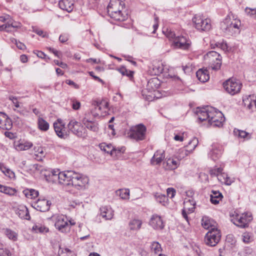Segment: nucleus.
I'll use <instances>...</instances> for the list:
<instances>
[{"label": "nucleus", "instance_id": "obj_1", "mask_svg": "<svg viewBox=\"0 0 256 256\" xmlns=\"http://www.w3.org/2000/svg\"><path fill=\"white\" fill-rule=\"evenodd\" d=\"M196 113L200 122L208 120V124L220 128L223 126V114L212 106L198 108Z\"/></svg>", "mask_w": 256, "mask_h": 256}, {"label": "nucleus", "instance_id": "obj_2", "mask_svg": "<svg viewBox=\"0 0 256 256\" xmlns=\"http://www.w3.org/2000/svg\"><path fill=\"white\" fill-rule=\"evenodd\" d=\"M230 221L236 226L245 228L248 226L249 223L252 220V214L250 212L238 214L236 212H230Z\"/></svg>", "mask_w": 256, "mask_h": 256}, {"label": "nucleus", "instance_id": "obj_3", "mask_svg": "<svg viewBox=\"0 0 256 256\" xmlns=\"http://www.w3.org/2000/svg\"><path fill=\"white\" fill-rule=\"evenodd\" d=\"M204 60L212 70H216L221 66L222 56L218 52L210 51L204 56Z\"/></svg>", "mask_w": 256, "mask_h": 256}, {"label": "nucleus", "instance_id": "obj_4", "mask_svg": "<svg viewBox=\"0 0 256 256\" xmlns=\"http://www.w3.org/2000/svg\"><path fill=\"white\" fill-rule=\"evenodd\" d=\"M93 108L90 113L94 117L106 114L108 110V102L105 100H94L92 102Z\"/></svg>", "mask_w": 256, "mask_h": 256}, {"label": "nucleus", "instance_id": "obj_5", "mask_svg": "<svg viewBox=\"0 0 256 256\" xmlns=\"http://www.w3.org/2000/svg\"><path fill=\"white\" fill-rule=\"evenodd\" d=\"M221 234L220 230L216 228H212L206 234L204 238L205 244L210 246H216L220 242Z\"/></svg>", "mask_w": 256, "mask_h": 256}, {"label": "nucleus", "instance_id": "obj_6", "mask_svg": "<svg viewBox=\"0 0 256 256\" xmlns=\"http://www.w3.org/2000/svg\"><path fill=\"white\" fill-rule=\"evenodd\" d=\"M146 128L143 124H138L132 126L128 133V136L136 141L142 140L146 138Z\"/></svg>", "mask_w": 256, "mask_h": 256}, {"label": "nucleus", "instance_id": "obj_7", "mask_svg": "<svg viewBox=\"0 0 256 256\" xmlns=\"http://www.w3.org/2000/svg\"><path fill=\"white\" fill-rule=\"evenodd\" d=\"M68 128L70 132L78 137H84L86 136V130L80 122L74 119H72L68 124Z\"/></svg>", "mask_w": 256, "mask_h": 256}, {"label": "nucleus", "instance_id": "obj_8", "mask_svg": "<svg viewBox=\"0 0 256 256\" xmlns=\"http://www.w3.org/2000/svg\"><path fill=\"white\" fill-rule=\"evenodd\" d=\"M242 84L240 80L230 78L225 81V90L230 95H234L240 92Z\"/></svg>", "mask_w": 256, "mask_h": 256}, {"label": "nucleus", "instance_id": "obj_9", "mask_svg": "<svg viewBox=\"0 0 256 256\" xmlns=\"http://www.w3.org/2000/svg\"><path fill=\"white\" fill-rule=\"evenodd\" d=\"M196 28L200 31H208L211 28L210 20L204 18L200 15H196L192 18Z\"/></svg>", "mask_w": 256, "mask_h": 256}, {"label": "nucleus", "instance_id": "obj_10", "mask_svg": "<svg viewBox=\"0 0 256 256\" xmlns=\"http://www.w3.org/2000/svg\"><path fill=\"white\" fill-rule=\"evenodd\" d=\"M52 218L54 220L55 227L62 232H66L70 230V226L67 217L64 215L54 216Z\"/></svg>", "mask_w": 256, "mask_h": 256}, {"label": "nucleus", "instance_id": "obj_11", "mask_svg": "<svg viewBox=\"0 0 256 256\" xmlns=\"http://www.w3.org/2000/svg\"><path fill=\"white\" fill-rule=\"evenodd\" d=\"M72 185L76 189L82 190L85 189L86 186L88 182V178L80 174L76 173L73 177Z\"/></svg>", "mask_w": 256, "mask_h": 256}, {"label": "nucleus", "instance_id": "obj_12", "mask_svg": "<svg viewBox=\"0 0 256 256\" xmlns=\"http://www.w3.org/2000/svg\"><path fill=\"white\" fill-rule=\"evenodd\" d=\"M90 114L86 113L84 114L82 122L86 128L93 132H98L99 130L98 122L90 118Z\"/></svg>", "mask_w": 256, "mask_h": 256}, {"label": "nucleus", "instance_id": "obj_13", "mask_svg": "<svg viewBox=\"0 0 256 256\" xmlns=\"http://www.w3.org/2000/svg\"><path fill=\"white\" fill-rule=\"evenodd\" d=\"M76 173L71 170L61 172L58 177V182L64 185H72V181L74 180L73 177Z\"/></svg>", "mask_w": 256, "mask_h": 256}, {"label": "nucleus", "instance_id": "obj_14", "mask_svg": "<svg viewBox=\"0 0 256 256\" xmlns=\"http://www.w3.org/2000/svg\"><path fill=\"white\" fill-rule=\"evenodd\" d=\"M244 107L250 112H256V96H245L242 98Z\"/></svg>", "mask_w": 256, "mask_h": 256}, {"label": "nucleus", "instance_id": "obj_15", "mask_svg": "<svg viewBox=\"0 0 256 256\" xmlns=\"http://www.w3.org/2000/svg\"><path fill=\"white\" fill-rule=\"evenodd\" d=\"M54 128L58 136L60 138H65L67 136L65 130V124L60 119H58L54 123Z\"/></svg>", "mask_w": 256, "mask_h": 256}, {"label": "nucleus", "instance_id": "obj_16", "mask_svg": "<svg viewBox=\"0 0 256 256\" xmlns=\"http://www.w3.org/2000/svg\"><path fill=\"white\" fill-rule=\"evenodd\" d=\"M174 45L182 50H188L190 46V42L184 36H177L174 40Z\"/></svg>", "mask_w": 256, "mask_h": 256}, {"label": "nucleus", "instance_id": "obj_17", "mask_svg": "<svg viewBox=\"0 0 256 256\" xmlns=\"http://www.w3.org/2000/svg\"><path fill=\"white\" fill-rule=\"evenodd\" d=\"M225 248H226L228 250L232 252L236 250V240L233 234L227 235L225 239Z\"/></svg>", "mask_w": 256, "mask_h": 256}, {"label": "nucleus", "instance_id": "obj_18", "mask_svg": "<svg viewBox=\"0 0 256 256\" xmlns=\"http://www.w3.org/2000/svg\"><path fill=\"white\" fill-rule=\"evenodd\" d=\"M194 203L192 200H184V208L182 211V215L187 222L188 220L187 211L189 213H192L194 212Z\"/></svg>", "mask_w": 256, "mask_h": 256}, {"label": "nucleus", "instance_id": "obj_19", "mask_svg": "<svg viewBox=\"0 0 256 256\" xmlns=\"http://www.w3.org/2000/svg\"><path fill=\"white\" fill-rule=\"evenodd\" d=\"M52 203L50 200L46 199H38L35 204L36 209L42 212H47L49 210Z\"/></svg>", "mask_w": 256, "mask_h": 256}, {"label": "nucleus", "instance_id": "obj_20", "mask_svg": "<svg viewBox=\"0 0 256 256\" xmlns=\"http://www.w3.org/2000/svg\"><path fill=\"white\" fill-rule=\"evenodd\" d=\"M150 224L154 229L156 230H161L164 226L161 217L156 214H154L152 216L150 222Z\"/></svg>", "mask_w": 256, "mask_h": 256}, {"label": "nucleus", "instance_id": "obj_21", "mask_svg": "<svg viewBox=\"0 0 256 256\" xmlns=\"http://www.w3.org/2000/svg\"><path fill=\"white\" fill-rule=\"evenodd\" d=\"M122 2L120 0H110L108 6V12L110 15L112 11H118L123 8Z\"/></svg>", "mask_w": 256, "mask_h": 256}, {"label": "nucleus", "instance_id": "obj_22", "mask_svg": "<svg viewBox=\"0 0 256 256\" xmlns=\"http://www.w3.org/2000/svg\"><path fill=\"white\" fill-rule=\"evenodd\" d=\"M58 6L62 10L70 12L74 8V1L73 0H60Z\"/></svg>", "mask_w": 256, "mask_h": 256}, {"label": "nucleus", "instance_id": "obj_23", "mask_svg": "<svg viewBox=\"0 0 256 256\" xmlns=\"http://www.w3.org/2000/svg\"><path fill=\"white\" fill-rule=\"evenodd\" d=\"M165 158L164 152L162 150H158L155 152L150 160L152 165L160 164Z\"/></svg>", "mask_w": 256, "mask_h": 256}, {"label": "nucleus", "instance_id": "obj_24", "mask_svg": "<svg viewBox=\"0 0 256 256\" xmlns=\"http://www.w3.org/2000/svg\"><path fill=\"white\" fill-rule=\"evenodd\" d=\"M100 215L106 220H110L112 218L114 211L108 206H103L100 208Z\"/></svg>", "mask_w": 256, "mask_h": 256}, {"label": "nucleus", "instance_id": "obj_25", "mask_svg": "<svg viewBox=\"0 0 256 256\" xmlns=\"http://www.w3.org/2000/svg\"><path fill=\"white\" fill-rule=\"evenodd\" d=\"M16 214L21 218L29 220L30 216L28 208L24 206H20L16 210Z\"/></svg>", "mask_w": 256, "mask_h": 256}, {"label": "nucleus", "instance_id": "obj_26", "mask_svg": "<svg viewBox=\"0 0 256 256\" xmlns=\"http://www.w3.org/2000/svg\"><path fill=\"white\" fill-rule=\"evenodd\" d=\"M196 76L200 81L202 82H207L209 78V74L207 70L200 69L196 72Z\"/></svg>", "mask_w": 256, "mask_h": 256}, {"label": "nucleus", "instance_id": "obj_27", "mask_svg": "<svg viewBox=\"0 0 256 256\" xmlns=\"http://www.w3.org/2000/svg\"><path fill=\"white\" fill-rule=\"evenodd\" d=\"M216 222L208 216H203L202 220V225L205 229L211 230L212 228H216Z\"/></svg>", "mask_w": 256, "mask_h": 256}, {"label": "nucleus", "instance_id": "obj_28", "mask_svg": "<svg viewBox=\"0 0 256 256\" xmlns=\"http://www.w3.org/2000/svg\"><path fill=\"white\" fill-rule=\"evenodd\" d=\"M142 222V220L138 218L131 220L128 224L130 230H138L140 228Z\"/></svg>", "mask_w": 256, "mask_h": 256}, {"label": "nucleus", "instance_id": "obj_29", "mask_svg": "<svg viewBox=\"0 0 256 256\" xmlns=\"http://www.w3.org/2000/svg\"><path fill=\"white\" fill-rule=\"evenodd\" d=\"M160 85V81L157 77L150 78L148 82L147 86L152 90H156L159 88Z\"/></svg>", "mask_w": 256, "mask_h": 256}, {"label": "nucleus", "instance_id": "obj_30", "mask_svg": "<svg viewBox=\"0 0 256 256\" xmlns=\"http://www.w3.org/2000/svg\"><path fill=\"white\" fill-rule=\"evenodd\" d=\"M223 196L219 192L212 191L210 194V200L213 204H216L222 200Z\"/></svg>", "mask_w": 256, "mask_h": 256}, {"label": "nucleus", "instance_id": "obj_31", "mask_svg": "<svg viewBox=\"0 0 256 256\" xmlns=\"http://www.w3.org/2000/svg\"><path fill=\"white\" fill-rule=\"evenodd\" d=\"M32 230L36 233H46L49 230L48 228L40 223L34 224L32 228Z\"/></svg>", "mask_w": 256, "mask_h": 256}, {"label": "nucleus", "instance_id": "obj_32", "mask_svg": "<svg viewBox=\"0 0 256 256\" xmlns=\"http://www.w3.org/2000/svg\"><path fill=\"white\" fill-rule=\"evenodd\" d=\"M38 128L42 131L46 132L49 128L48 123L40 116L38 120Z\"/></svg>", "mask_w": 256, "mask_h": 256}, {"label": "nucleus", "instance_id": "obj_33", "mask_svg": "<svg viewBox=\"0 0 256 256\" xmlns=\"http://www.w3.org/2000/svg\"><path fill=\"white\" fill-rule=\"evenodd\" d=\"M180 164V160H176L174 158H168L166 161V168L170 170L176 169Z\"/></svg>", "mask_w": 256, "mask_h": 256}, {"label": "nucleus", "instance_id": "obj_34", "mask_svg": "<svg viewBox=\"0 0 256 256\" xmlns=\"http://www.w3.org/2000/svg\"><path fill=\"white\" fill-rule=\"evenodd\" d=\"M3 118L4 122H2V124H1L0 126H2L3 129L6 130H10L12 126L11 120L5 114H4Z\"/></svg>", "mask_w": 256, "mask_h": 256}, {"label": "nucleus", "instance_id": "obj_35", "mask_svg": "<svg viewBox=\"0 0 256 256\" xmlns=\"http://www.w3.org/2000/svg\"><path fill=\"white\" fill-rule=\"evenodd\" d=\"M233 134L235 136L238 138H246L247 137H248V138H250V134L244 130L234 128Z\"/></svg>", "mask_w": 256, "mask_h": 256}, {"label": "nucleus", "instance_id": "obj_36", "mask_svg": "<svg viewBox=\"0 0 256 256\" xmlns=\"http://www.w3.org/2000/svg\"><path fill=\"white\" fill-rule=\"evenodd\" d=\"M23 193L27 198L30 199L35 198L38 195V192L34 189L25 190L23 191Z\"/></svg>", "mask_w": 256, "mask_h": 256}, {"label": "nucleus", "instance_id": "obj_37", "mask_svg": "<svg viewBox=\"0 0 256 256\" xmlns=\"http://www.w3.org/2000/svg\"><path fill=\"white\" fill-rule=\"evenodd\" d=\"M60 173L61 172H60L59 170H54L49 174L48 178H46V180L49 182H56L58 180V177Z\"/></svg>", "mask_w": 256, "mask_h": 256}, {"label": "nucleus", "instance_id": "obj_38", "mask_svg": "<svg viewBox=\"0 0 256 256\" xmlns=\"http://www.w3.org/2000/svg\"><path fill=\"white\" fill-rule=\"evenodd\" d=\"M110 17L117 21H123L125 19V16L122 13V10L116 11H112V14L110 15Z\"/></svg>", "mask_w": 256, "mask_h": 256}, {"label": "nucleus", "instance_id": "obj_39", "mask_svg": "<svg viewBox=\"0 0 256 256\" xmlns=\"http://www.w3.org/2000/svg\"><path fill=\"white\" fill-rule=\"evenodd\" d=\"M156 201L162 206H166L168 204V198L164 194H157L155 196Z\"/></svg>", "mask_w": 256, "mask_h": 256}, {"label": "nucleus", "instance_id": "obj_40", "mask_svg": "<svg viewBox=\"0 0 256 256\" xmlns=\"http://www.w3.org/2000/svg\"><path fill=\"white\" fill-rule=\"evenodd\" d=\"M100 148L101 150H103L106 153L112 154V152L114 150L113 146L111 144H106V143H102L100 144Z\"/></svg>", "mask_w": 256, "mask_h": 256}, {"label": "nucleus", "instance_id": "obj_41", "mask_svg": "<svg viewBox=\"0 0 256 256\" xmlns=\"http://www.w3.org/2000/svg\"><path fill=\"white\" fill-rule=\"evenodd\" d=\"M222 150L216 147L211 151L210 155L214 160H216L222 156Z\"/></svg>", "mask_w": 256, "mask_h": 256}, {"label": "nucleus", "instance_id": "obj_42", "mask_svg": "<svg viewBox=\"0 0 256 256\" xmlns=\"http://www.w3.org/2000/svg\"><path fill=\"white\" fill-rule=\"evenodd\" d=\"M198 144V139L196 138H194L186 146L187 150L191 152L194 150Z\"/></svg>", "mask_w": 256, "mask_h": 256}, {"label": "nucleus", "instance_id": "obj_43", "mask_svg": "<svg viewBox=\"0 0 256 256\" xmlns=\"http://www.w3.org/2000/svg\"><path fill=\"white\" fill-rule=\"evenodd\" d=\"M4 233L9 239L12 240L13 241L16 240L18 234L10 230V229L7 228L4 230Z\"/></svg>", "mask_w": 256, "mask_h": 256}, {"label": "nucleus", "instance_id": "obj_44", "mask_svg": "<svg viewBox=\"0 0 256 256\" xmlns=\"http://www.w3.org/2000/svg\"><path fill=\"white\" fill-rule=\"evenodd\" d=\"M32 146V144L30 142H26L24 144H19L16 146V149L20 150H26Z\"/></svg>", "mask_w": 256, "mask_h": 256}, {"label": "nucleus", "instance_id": "obj_45", "mask_svg": "<svg viewBox=\"0 0 256 256\" xmlns=\"http://www.w3.org/2000/svg\"><path fill=\"white\" fill-rule=\"evenodd\" d=\"M190 152L189 150H187L186 148H182L178 150V153L177 158L180 160H182L184 158V157L187 156L190 154Z\"/></svg>", "mask_w": 256, "mask_h": 256}, {"label": "nucleus", "instance_id": "obj_46", "mask_svg": "<svg viewBox=\"0 0 256 256\" xmlns=\"http://www.w3.org/2000/svg\"><path fill=\"white\" fill-rule=\"evenodd\" d=\"M0 192L8 195H14L16 192V190L14 188L2 185Z\"/></svg>", "mask_w": 256, "mask_h": 256}, {"label": "nucleus", "instance_id": "obj_47", "mask_svg": "<svg viewBox=\"0 0 256 256\" xmlns=\"http://www.w3.org/2000/svg\"><path fill=\"white\" fill-rule=\"evenodd\" d=\"M150 248L151 250L156 254H158L162 250L160 244L156 242H154L152 243Z\"/></svg>", "mask_w": 256, "mask_h": 256}, {"label": "nucleus", "instance_id": "obj_48", "mask_svg": "<svg viewBox=\"0 0 256 256\" xmlns=\"http://www.w3.org/2000/svg\"><path fill=\"white\" fill-rule=\"evenodd\" d=\"M118 70L123 76H126L129 78L132 77L133 72L128 70L124 66H121Z\"/></svg>", "mask_w": 256, "mask_h": 256}, {"label": "nucleus", "instance_id": "obj_49", "mask_svg": "<svg viewBox=\"0 0 256 256\" xmlns=\"http://www.w3.org/2000/svg\"><path fill=\"white\" fill-rule=\"evenodd\" d=\"M164 70L163 66L162 64H158L153 66L152 70L155 75H159Z\"/></svg>", "mask_w": 256, "mask_h": 256}, {"label": "nucleus", "instance_id": "obj_50", "mask_svg": "<svg viewBox=\"0 0 256 256\" xmlns=\"http://www.w3.org/2000/svg\"><path fill=\"white\" fill-rule=\"evenodd\" d=\"M245 12L248 16L256 19V8H246Z\"/></svg>", "mask_w": 256, "mask_h": 256}, {"label": "nucleus", "instance_id": "obj_51", "mask_svg": "<svg viewBox=\"0 0 256 256\" xmlns=\"http://www.w3.org/2000/svg\"><path fill=\"white\" fill-rule=\"evenodd\" d=\"M120 196L122 199H128L130 197V190L128 189L120 190Z\"/></svg>", "mask_w": 256, "mask_h": 256}, {"label": "nucleus", "instance_id": "obj_52", "mask_svg": "<svg viewBox=\"0 0 256 256\" xmlns=\"http://www.w3.org/2000/svg\"><path fill=\"white\" fill-rule=\"evenodd\" d=\"M240 24V22H238L234 24H233L232 22L230 24V26L226 29V32L230 31V29H232V28H234L236 29V30L234 32V34L239 33L240 32V30H239V24Z\"/></svg>", "mask_w": 256, "mask_h": 256}, {"label": "nucleus", "instance_id": "obj_53", "mask_svg": "<svg viewBox=\"0 0 256 256\" xmlns=\"http://www.w3.org/2000/svg\"><path fill=\"white\" fill-rule=\"evenodd\" d=\"M163 32L165 34L166 36L169 39H173L174 40V38H176V34L174 32L170 29H167L166 32L163 31Z\"/></svg>", "mask_w": 256, "mask_h": 256}, {"label": "nucleus", "instance_id": "obj_54", "mask_svg": "<svg viewBox=\"0 0 256 256\" xmlns=\"http://www.w3.org/2000/svg\"><path fill=\"white\" fill-rule=\"evenodd\" d=\"M72 106L74 110H78L80 107V102L74 100H72Z\"/></svg>", "mask_w": 256, "mask_h": 256}, {"label": "nucleus", "instance_id": "obj_55", "mask_svg": "<svg viewBox=\"0 0 256 256\" xmlns=\"http://www.w3.org/2000/svg\"><path fill=\"white\" fill-rule=\"evenodd\" d=\"M16 26H16L10 25V22H7V26H6V32H14L16 31Z\"/></svg>", "mask_w": 256, "mask_h": 256}, {"label": "nucleus", "instance_id": "obj_56", "mask_svg": "<svg viewBox=\"0 0 256 256\" xmlns=\"http://www.w3.org/2000/svg\"><path fill=\"white\" fill-rule=\"evenodd\" d=\"M12 41L16 44L18 48L20 50H24L26 48V46L23 43L20 42H18L16 40L13 38Z\"/></svg>", "mask_w": 256, "mask_h": 256}, {"label": "nucleus", "instance_id": "obj_57", "mask_svg": "<svg viewBox=\"0 0 256 256\" xmlns=\"http://www.w3.org/2000/svg\"><path fill=\"white\" fill-rule=\"evenodd\" d=\"M4 170H2V172L7 176L10 177V178H12L14 177V174L11 170L6 168H4Z\"/></svg>", "mask_w": 256, "mask_h": 256}, {"label": "nucleus", "instance_id": "obj_58", "mask_svg": "<svg viewBox=\"0 0 256 256\" xmlns=\"http://www.w3.org/2000/svg\"><path fill=\"white\" fill-rule=\"evenodd\" d=\"M168 196L172 198L176 194V190L173 188H168L166 190Z\"/></svg>", "mask_w": 256, "mask_h": 256}, {"label": "nucleus", "instance_id": "obj_59", "mask_svg": "<svg viewBox=\"0 0 256 256\" xmlns=\"http://www.w3.org/2000/svg\"><path fill=\"white\" fill-rule=\"evenodd\" d=\"M9 100L12 101L13 104L16 108H18L20 107L17 98L14 96H9Z\"/></svg>", "mask_w": 256, "mask_h": 256}, {"label": "nucleus", "instance_id": "obj_60", "mask_svg": "<svg viewBox=\"0 0 256 256\" xmlns=\"http://www.w3.org/2000/svg\"><path fill=\"white\" fill-rule=\"evenodd\" d=\"M242 237V241L245 243H248L250 241V236L248 233H244Z\"/></svg>", "mask_w": 256, "mask_h": 256}, {"label": "nucleus", "instance_id": "obj_61", "mask_svg": "<svg viewBox=\"0 0 256 256\" xmlns=\"http://www.w3.org/2000/svg\"><path fill=\"white\" fill-rule=\"evenodd\" d=\"M68 40V36L67 34H62L59 37V40L62 43L67 42Z\"/></svg>", "mask_w": 256, "mask_h": 256}, {"label": "nucleus", "instance_id": "obj_62", "mask_svg": "<svg viewBox=\"0 0 256 256\" xmlns=\"http://www.w3.org/2000/svg\"><path fill=\"white\" fill-rule=\"evenodd\" d=\"M184 132L181 134H176L174 136V140L176 141L182 142L184 140Z\"/></svg>", "mask_w": 256, "mask_h": 256}, {"label": "nucleus", "instance_id": "obj_63", "mask_svg": "<svg viewBox=\"0 0 256 256\" xmlns=\"http://www.w3.org/2000/svg\"><path fill=\"white\" fill-rule=\"evenodd\" d=\"M234 182V178H230V176H226L225 178V185L230 186L232 183Z\"/></svg>", "mask_w": 256, "mask_h": 256}, {"label": "nucleus", "instance_id": "obj_64", "mask_svg": "<svg viewBox=\"0 0 256 256\" xmlns=\"http://www.w3.org/2000/svg\"><path fill=\"white\" fill-rule=\"evenodd\" d=\"M34 32L38 35L42 36L43 38L47 37V34L42 30L36 29L34 30Z\"/></svg>", "mask_w": 256, "mask_h": 256}]
</instances>
